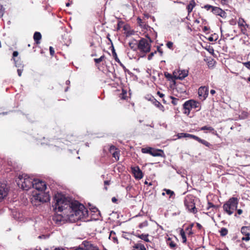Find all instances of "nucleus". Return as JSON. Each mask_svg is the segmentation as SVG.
Instances as JSON below:
<instances>
[{
  "mask_svg": "<svg viewBox=\"0 0 250 250\" xmlns=\"http://www.w3.org/2000/svg\"><path fill=\"white\" fill-rule=\"evenodd\" d=\"M105 58V56L104 55H102L100 58L98 59H94V61L96 63H99L101 62L103 59Z\"/></svg>",
  "mask_w": 250,
  "mask_h": 250,
  "instance_id": "nucleus-36",
  "label": "nucleus"
},
{
  "mask_svg": "<svg viewBox=\"0 0 250 250\" xmlns=\"http://www.w3.org/2000/svg\"><path fill=\"white\" fill-rule=\"evenodd\" d=\"M42 190L38 193H35L33 197L35 200L39 201L40 203L47 202L50 200V195L48 192H44Z\"/></svg>",
  "mask_w": 250,
  "mask_h": 250,
  "instance_id": "nucleus-7",
  "label": "nucleus"
},
{
  "mask_svg": "<svg viewBox=\"0 0 250 250\" xmlns=\"http://www.w3.org/2000/svg\"><path fill=\"white\" fill-rule=\"evenodd\" d=\"M140 53L137 55L138 60L141 58H144L146 54L149 52L151 50V44L144 38H142L138 42V47Z\"/></svg>",
  "mask_w": 250,
  "mask_h": 250,
  "instance_id": "nucleus-3",
  "label": "nucleus"
},
{
  "mask_svg": "<svg viewBox=\"0 0 250 250\" xmlns=\"http://www.w3.org/2000/svg\"><path fill=\"white\" fill-rule=\"evenodd\" d=\"M208 207L207 208V209H209L210 208H213V204L211 203V202H208Z\"/></svg>",
  "mask_w": 250,
  "mask_h": 250,
  "instance_id": "nucleus-49",
  "label": "nucleus"
},
{
  "mask_svg": "<svg viewBox=\"0 0 250 250\" xmlns=\"http://www.w3.org/2000/svg\"><path fill=\"white\" fill-rule=\"evenodd\" d=\"M157 94L161 97V98H162L164 96V94L161 93L160 91H158L157 92Z\"/></svg>",
  "mask_w": 250,
  "mask_h": 250,
  "instance_id": "nucleus-56",
  "label": "nucleus"
},
{
  "mask_svg": "<svg viewBox=\"0 0 250 250\" xmlns=\"http://www.w3.org/2000/svg\"><path fill=\"white\" fill-rule=\"evenodd\" d=\"M15 61V66L17 67H21V64L20 63L18 62V61H16L15 59H14Z\"/></svg>",
  "mask_w": 250,
  "mask_h": 250,
  "instance_id": "nucleus-47",
  "label": "nucleus"
},
{
  "mask_svg": "<svg viewBox=\"0 0 250 250\" xmlns=\"http://www.w3.org/2000/svg\"><path fill=\"white\" fill-rule=\"evenodd\" d=\"M188 138H190L193 139H194L198 141L199 143L205 145V146L210 148L212 146V145H211L209 142H207V141L202 139L198 137L197 136H195L193 134H190L188 133Z\"/></svg>",
  "mask_w": 250,
  "mask_h": 250,
  "instance_id": "nucleus-10",
  "label": "nucleus"
},
{
  "mask_svg": "<svg viewBox=\"0 0 250 250\" xmlns=\"http://www.w3.org/2000/svg\"><path fill=\"white\" fill-rule=\"evenodd\" d=\"M50 54L51 56H54L55 54V51L52 46L49 47Z\"/></svg>",
  "mask_w": 250,
  "mask_h": 250,
  "instance_id": "nucleus-43",
  "label": "nucleus"
},
{
  "mask_svg": "<svg viewBox=\"0 0 250 250\" xmlns=\"http://www.w3.org/2000/svg\"><path fill=\"white\" fill-rule=\"evenodd\" d=\"M133 250H146L144 245L141 243H137L133 247Z\"/></svg>",
  "mask_w": 250,
  "mask_h": 250,
  "instance_id": "nucleus-25",
  "label": "nucleus"
},
{
  "mask_svg": "<svg viewBox=\"0 0 250 250\" xmlns=\"http://www.w3.org/2000/svg\"><path fill=\"white\" fill-rule=\"evenodd\" d=\"M178 75L176 76L175 74L176 73V71H174L173 72L174 77L175 79H178L182 80L185 78L187 77L188 74V71L187 70H178Z\"/></svg>",
  "mask_w": 250,
  "mask_h": 250,
  "instance_id": "nucleus-12",
  "label": "nucleus"
},
{
  "mask_svg": "<svg viewBox=\"0 0 250 250\" xmlns=\"http://www.w3.org/2000/svg\"><path fill=\"white\" fill-rule=\"evenodd\" d=\"M157 52H158L160 55L161 56H163V51L162 50V49L161 48V47L160 46H157V50H156Z\"/></svg>",
  "mask_w": 250,
  "mask_h": 250,
  "instance_id": "nucleus-44",
  "label": "nucleus"
},
{
  "mask_svg": "<svg viewBox=\"0 0 250 250\" xmlns=\"http://www.w3.org/2000/svg\"><path fill=\"white\" fill-rule=\"evenodd\" d=\"M244 64L247 68L250 69V62H245Z\"/></svg>",
  "mask_w": 250,
  "mask_h": 250,
  "instance_id": "nucleus-48",
  "label": "nucleus"
},
{
  "mask_svg": "<svg viewBox=\"0 0 250 250\" xmlns=\"http://www.w3.org/2000/svg\"><path fill=\"white\" fill-rule=\"evenodd\" d=\"M64 217L62 214H57L53 216V221L58 225H61L64 222Z\"/></svg>",
  "mask_w": 250,
  "mask_h": 250,
  "instance_id": "nucleus-15",
  "label": "nucleus"
},
{
  "mask_svg": "<svg viewBox=\"0 0 250 250\" xmlns=\"http://www.w3.org/2000/svg\"><path fill=\"white\" fill-rule=\"evenodd\" d=\"M150 155L154 157H164L165 153L162 149H155L152 148Z\"/></svg>",
  "mask_w": 250,
  "mask_h": 250,
  "instance_id": "nucleus-17",
  "label": "nucleus"
},
{
  "mask_svg": "<svg viewBox=\"0 0 250 250\" xmlns=\"http://www.w3.org/2000/svg\"><path fill=\"white\" fill-rule=\"evenodd\" d=\"M241 28V32L244 35L247 34V29L245 27H242Z\"/></svg>",
  "mask_w": 250,
  "mask_h": 250,
  "instance_id": "nucleus-46",
  "label": "nucleus"
},
{
  "mask_svg": "<svg viewBox=\"0 0 250 250\" xmlns=\"http://www.w3.org/2000/svg\"><path fill=\"white\" fill-rule=\"evenodd\" d=\"M184 204L187 209H188L190 212L195 214L197 212V209L195 207L194 197L192 195H188L185 197Z\"/></svg>",
  "mask_w": 250,
  "mask_h": 250,
  "instance_id": "nucleus-5",
  "label": "nucleus"
},
{
  "mask_svg": "<svg viewBox=\"0 0 250 250\" xmlns=\"http://www.w3.org/2000/svg\"><path fill=\"white\" fill-rule=\"evenodd\" d=\"M212 13L223 18H225L227 17V14L225 11L218 7H215V8H213Z\"/></svg>",
  "mask_w": 250,
  "mask_h": 250,
  "instance_id": "nucleus-16",
  "label": "nucleus"
},
{
  "mask_svg": "<svg viewBox=\"0 0 250 250\" xmlns=\"http://www.w3.org/2000/svg\"><path fill=\"white\" fill-rule=\"evenodd\" d=\"M164 190L166 191L167 194L169 195V198L175 195L174 191L171 190L170 189L165 188Z\"/></svg>",
  "mask_w": 250,
  "mask_h": 250,
  "instance_id": "nucleus-31",
  "label": "nucleus"
},
{
  "mask_svg": "<svg viewBox=\"0 0 250 250\" xmlns=\"http://www.w3.org/2000/svg\"><path fill=\"white\" fill-rule=\"evenodd\" d=\"M34 179L25 174L20 175L18 177L17 184L19 186L21 185V188L23 190H28L34 186Z\"/></svg>",
  "mask_w": 250,
  "mask_h": 250,
  "instance_id": "nucleus-2",
  "label": "nucleus"
},
{
  "mask_svg": "<svg viewBox=\"0 0 250 250\" xmlns=\"http://www.w3.org/2000/svg\"><path fill=\"white\" fill-rule=\"evenodd\" d=\"M250 235H245L246 237H243L242 238V240L243 241H248L250 240Z\"/></svg>",
  "mask_w": 250,
  "mask_h": 250,
  "instance_id": "nucleus-45",
  "label": "nucleus"
},
{
  "mask_svg": "<svg viewBox=\"0 0 250 250\" xmlns=\"http://www.w3.org/2000/svg\"><path fill=\"white\" fill-rule=\"evenodd\" d=\"M220 207V205H213V209L216 210L217 209H218Z\"/></svg>",
  "mask_w": 250,
  "mask_h": 250,
  "instance_id": "nucleus-54",
  "label": "nucleus"
},
{
  "mask_svg": "<svg viewBox=\"0 0 250 250\" xmlns=\"http://www.w3.org/2000/svg\"><path fill=\"white\" fill-rule=\"evenodd\" d=\"M4 9L3 6L0 4V18L2 17L4 14Z\"/></svg>",
  "mask_w": 250,
  "mask_h": 250,
  "instance_id": "nucleus-41",
  "label": "nucleus"
},
{
  "mask_svg": "<svg viewBox=\"0 0 250 250\" xmlns=\"http://www.w3.org/2000/svg\"><path fill=\"white\" fill-rule=\"evenodd\" d=\"M131 169L135 179H141L143 177V172L138 166L132 167Z\"/></svg>",
  "mask_w": 250,
  "mask_h": 250,
  "instance_id": "nucleus-11",
  "label": "nucleus"
},
{
  "mask_svg": "<svg viewBox=\"0 0 250 250\" xmlns=\"http://www.w3.org/2000/svg\"><path fill=\"white\" fill-rule=\"evenodd\" d=\"M152 148L151 147L143 148L141 149L142 152L143 153H148L150 154Z\"/></svg>",
  "mask_w": 250,
  "mask_h": 250,
  "instance_id": "nucleus-29",
  "label": "nucleus"
},
{
  "mask_svg": "<svg viewBox=\"0 0 250 250\" xmlns=\"http://www.w3.org/2000/svg\"><path fill=\"white\" fill-rule=\"evenodd\" d=\"M83 245L84 250H99V248L96 246H95L89 241H83Z\"/></svg>",
  "mask_w": 250,
  "mask_h": 250,
  "instance_id": "nucleus-13",
  "label": "nucleus"
},
{
  "mask_svg": "<svg viewBox=\"0 0 250 250\" xmlns=\"http://www.w3.org/2000/svg\"><path fill=\"white\" fill-rule=\"evenodd\" d=\"M18 54H19V53H18V51H14L13 53V58H15V57H17ZM14 59V58H13V59Z\"/></svg>",
  "mask_w": 250,
  "mask_h": 250,
  "instance_id": "nucleus-51",
  "label": "nucleus"
},
{
  "mask_svg": "<svg viewBox=\"0 0 250 250\" xmlns=\"http://www.w3.org/2000/svg\"><path fill=\"white\" fill-rule=\"evenodd\" d=\"M169 246L170 248L172 249H175L176 247V244L173 241H171L169 243Z\"/></svg>",
  "mask_w": 250,
  "mask_h": 250,
  "instance_id": "nucleus-40",
  "label": "nucleus"
},
{
  "mask_svg": "<svg viewBox=\"0 0 250 250\" xmlns=\"http://www.w3.org/2000/svg\"><path fill=\"white\" fill-rule=\"evenodd\" d=\"M121 66L124 69V70L125 71L126 70L125 67V65L121 62V63H119Z\"/></svg>",
  "mask_w": 250,
  "mask_h": 250,
  "instance_id": "nucleus-64",
  "label": "nucleus"
},
{
  "mask_svg": "<svg viewBox=\"0 0 250 250\" xmlns=\"http://www.w3.org/2000/svg\"><path fill=\"white\" fill-rule=\"evenodd\" d=\"M196 226H197V228L199 229H201L202 228V225L198 223H196Z\"/></svg>",
  "mask_w": 250,
  "mask_h": 250,
  "instance_id": "nucleus-55",
  "label": "nucleus"
},
{
  "mask_svg": "<svg viewBox=\"0 0 250 250\" xmlns=\"http://www.w3.org/2000/svg\"><path fill=\"white\" fill-rule=\"evenodd\" d=\"M129 47L134 51L139 50L138 42L136 40H134L132 42H129L128 43Z\"/></svg>",
  "mask_w": 250,
  "mask_h": 250,
  "instance_id": "nucleus-19",
  "label": "nucleus"
},
{
  "mask_svg": "<svg viewBox=\"0 0 250 250\" xmlns=\"http://www.w3.org/2000/svg\"><path fill=\"white\" fill-rule=\"evenodd\" d=\"M200 130H208V131L211 132L212 133V134L213 135H218L217 131L216 130H215L212 127L210 126H207V125L204 126L200 128Z\"/></svg>",
  "mask_w": 250,
  "mask_h": 250,
  "instance_id": "nucleus-20",
  "label": "nucleus"
},
{
  "mask_svg": "<svg viewBox=\"0 0 250 250\" xmlns=\"http://www.w3.org/2000/svg\"><path fill=\"white\" fill-rule=\"evenodd\" d=\"M193 232L192 231V229H190V231H188V235H191L192 234H193Z\"/></svg>",
  "mask_w": 250,
  "mask_h": 250,
  "instance_id": "nucleus-63",
  "label": "nucleus"
},
{
  "mask_svg": "<svg viewBox=\"0 0 250 250\" xmlns=\"http://www.w3.org/2000/svg\"><path fill=\"white\" fill-rule=\"evenodd\" d=\"M195 6V2L194 0H191L189 1V3L187 5V9L188 10V13L189 14L191 12L193 8Z\"/></svg>",
  "mask_w": 250,
  "mask_h": 250,
  "instance_id": "nucleus-22",
  "label": "nucleus"
},
{
  "mask_svg": "<svg viewBox=\"0 0 250 250\" xmlns=\"http://www.w3.org/2000/svg\"><path fill=\"white\" fill-rule=\"evenodd\" d=\"M114 149H115V151L113 152V153L112 154V156L114 158H115L117 160H118L119 159V153L117 151V149L115 148V147L114 146H111L110 148V151H111L112 150H114Z\"/></svg>",
  "mask_w": 250,
  "mask_h": 250,
  "instance_id": "nucleus-26",
  "label": "nucleus"
},
{
  "mask_svg": "<svg viewBox=\"0 0 250 250\" xmlns=\"http://www.w3.org/2000/svg\"><path fill=\"white\" fill-rule=\"evenodd\" d=\"M180 235L182 238V240H183V243H186V242H187V238H186V234H185V232L184 231V230H183V229H181L180 230Z\"/></svg>",
  "mask_w": 250,
  "mask_h": 250,
  "instance_id": "nucleus-28",
  "label": "nucleus"
},
{
  "mask_svg": "<svg viewBox=\"0 0 250 250\" xmlns=\"http://www.w3.org/2000/svg\"><path fill=\"white\" fill-rule=\"evenodd\" d=\"M237 212L239 215H241L243 212V210L241 209H237Z\"/></svg>",
  "mask_w": 250,
  "mask_h": 250,
  "instance_id": "nucleus-58",
  "label": "nucleus"
},
{
  "mask_svg": "<svg viewBox=\"0 0 250 250\" xmlns=\"http://www.w3.org/2000/svg\"><path fill=\"white\" fill-rule=\"evenodd\" d=\"M33 184L34 186H33L32 188L38 190V192L42 190H44L46 189V184L42 181L34 179Z\"/></svg>",
  "mask_w": 250,
  "mask_h": 250,
  "instance_id": "nucleus-8",
  "label": "nucleus"
},
{
  "mask_svg": "<svg viewBox=\"0 0 250 250\" xmlns=\"http://www.w3.org/2000/svg\"><path fill=\"white\" fill-rule=\"evenodd\" d=\"M209 30V28L207 26H204L203 27V30L204 32H207Z\"/></svg>",
  "mask_w": 250,
  "mask_h": 250,
  "instance_id": "nucleus-52",
  "label": "nucleus"
},
{
  "mask_svg": "<svg viewBox=\"0 0 250 250\" xmlns=\"http://www.w3.org/2000/svg\"><path fill=\"white\" fill-rule=\"evenodd\" d=\"M127 92L126 90L123 89L122 93L120 94V97L121 99L125 100L126 97Z\"/></svg>",
  "mask_w": 250,
  "mask_h": 250,
  "instance_id": "nucleus-34",
  "label": "nucleus"
},
{
  "mask_svg": "<svg viewBox=\"0 0 250 250\" xmlns=\"http://www.w3.org/2000/svg\"><path fill=\"white\" fill-rule=\"evenodd\" d=\"M135 236L141 239L142 240H144L145 242H150L149 239L148 238V237L149 236L148 234H138L136 233V234H135Z\"/></svg>",
  "mask_w": 250,
  "mask_h": 250,
  "instance_id": "nucleus-21",
  "label": "nucleus"
},
{
  "mask_svg": "<svg viewBox=\"0 0 250 250\" xmlns=\"http://www.w3.org/2000/svg\"><path fill=\"white\" fill-rule=\"evenodd\" d=\"M200 103L193 100H189L184 103L183 105V108L185 110L184 113L185 114L188 115L192 108L199 107Z\"/></svg>",
  "mask_w": 250,
  "mask_h": 250,
  "instance_id": "nucleus-6",
  "label": "nucleus"
},
{
  "mask_svg": "<svg viewBox=\"0 0 250 250\" xmlns=\"http://www.w3.org/2000/svg\"><path fill=\"white\" fill-rule=\"evenodd\" d=\"M146 225V224L145 223H141V224H140L139 225V228H140V229H141V228H142L144 226H145Z\"/></svg>",
  "mask_w": 250,
  "mask_h": 250,
  "instance_id": "nucleus-60",
  "label": "nucleus"
},
{
  "mask_svg": "<svg viewBox=\"0 0 250 250\" xmlns=\"http://www.w3.org/2000/svg\"><path fill=\"white\" fill-rule=\"evenodd\" d=\"M204 7L207 10H209V9H211V11L213 12V8H215V6H213L209 4H206L204 5Z\"/></svg>",
  "mask_w": 250,
  "mask_h": 250,
  "instance_id": "nucleus-38",
  "label": "nucleus"
},
{
  "mask_svg": "<svg viewBox=\"0 0 250 250\" xmlns=\"http://www.w3.org/2000/svg\"><path fill=\"white\" fill-rule=\"evenodd\" d=\"M17 72H18V75L21 77V74H22V69H21V68H19L18 70H17Z\"/></svg>",
  "mask_w": 250,
  "mask_h": 250,
  "instance_id": "nucleus-50",
  "label": "nucleus"
},
{
  "mask_svg": "<svg viewBox=\"0 0 250 250\" xmlns=\"http://www.w3.org/2000/svg\"><path fill=\"white\" fill-rule=\"evenodd\" d=\"M83 243H82V244L79 246V247L77 248L75 250H84V248H83Z\"/></svg>",
  "mask_w": 250,
  "mask_h": 250,
  "instance_id": "nucleus-53",
  "label": "nucleus"
},
{
  "mask_svg": "<svg viewBox=\"0 0 250 250\" xmlns=\"http://www.w3.org/2000/svg\"><path fill=\"white\" fill-rule=\"evenodd\" d=\"M244 23H245V20L241 18H240L238 20V26L239 27H242V26H244Z\"/></svg>",
  "mask_w": 250,
  "mask_h": 250,
  "instance_id": "nucleus-32",
  "label": "nucleus"
},
{
  "mask_svg": "<svg viewBox=\"0 0 250 250\" xmlns=\"http://www.w3.org/2000/svg\"><path fill=\"white\" fill-rule=\"evenodd\" d=\"M239 200L237 197H231L223 205L224 210L229 215H231L234 210H236L238 204Z\"/></svg>",
  "mask_w": 250,
  "mask_h": 250,
  "instance_id": "nucleus-4",
  "label": "nucleus"
},
{
  "mask_svg": "<svg viewBox=\"0 0 250 250\" xmlns=\"http://www.w3.org/2000/svg\"><path fill=\"white\" fill-rule=\"evenodd\" d=\"M110 183V181L108 180L104 181V185L105 186L109 185Z\"/></svg>",
  "mask_w": 250,
  "mask_h": 250,
  "instance_id": "nucleus-57",
  "label": "nucleus"
},
{
  "mask_svg": "<svg viewBox=\"0 0 250 250\" xmlns=\"http://www.w3.org/2000/svg\"><path fill=\"white\" fill-rule=\"evenodd\" d=\"M241 232L243 235H250V226H243L241 228Z\"/></svg>",
  "mask_w": 250,
  "mask_h": 250,
  "instance_id": "nucleus-23",
  "label": "nucleus"
},
{
  "mask_svg": "<svg viewBox=\"0 0 250 250\" xmlns=\"http://www.w3.org/2000/svg\"><path fill=\"white\" fill-rule=\"evenodd\" d=\"M150 100L157 107L163 111H164V106L159 101L155 99L154 97H152V98L150 99Z\"/></svg>",
  "mask_w": 250,
  "mask_h": 250,
  "instance_id": "nucleus-18",
  "label": "nucleus"
},
{
  "mask_svg": "<svg viewBox=\"0 0 250 250\" xmlns=\"http://www.w3.org/2000/svg\"><path fill=\"white\" fill-rule=\"evenodd\" d=\"M7 194L8 190L6 185L3 184H0V201L3 199Z\"/></svg>",
  "mask_w": 250,
  "mask_h": 250,
  "instance_id": "nucleus-14",
  "label": "nucleus"
},
{
  "mask_svg": "<svg viewBox=\"0 0 250 250\" xmlns=\"http://www.w3.org/2000/svg\"><path fill=\"white\" fill-rule=\"evenodd\" d=\"M157 53V51H155L154 52H152L151 53H150L148 56V57H147V59L150 61L151 60H152L153 57L154 56L155 54H156Z\"/></svg>",
  "mask_w": 250,
  "mask_h": 250,
  "instance_id": "nucleus-37",
  "label": "nucleus"
},
{
  "mask_svg": "<svg viewBox=\"0 0 250 250\" xmlns=\"http://www.w3.org/2000/svg\"><path fill=\"white\" fill-rule=\"evenodd\" d=\"M111 201L113 203H116L117 201V199L115 197H114L112 198Z\"/></svg>",
  "mask_w": 250,
  "mask_h": 250,
  "instance_id": "nucleus-59",
  "label": "nucleus"
},
{
  "mask_svg": "<svg viewBox=\"0 0 250 250\" xmlns=\"http://www.w3.org/2000/svg\"><path fill=\"white\" fill-rule=\"evenodd\" d=\"M165 76L169 80L171 79L172 78V75L170 73H168V72H165Z\"/></svg>",
  "mask_w": 250,
  "mask_h": 250,
  "instance_id": "nucleus-42",
  "label": "nucleus"
},
{
  "mask_svg": "<svg viewBox=\"0 0 250 250\" xmlns=\"http://www.w3.org/2000/svg\"><path fill=\"white\" fill-rule=\"evenodd\" d=\"M173 43L171 42H168L166 44L167 47L172 50H173Z\"/></svg>",
  "mask_w": 250,
  "mask_h": 250,
  "instance_id": "nucleus-39",
  "label": "nucleus"
},
{
  "mask_svg": "<svg viewBox=\"0 0 250 250\" xmlns=\"http://www.w3.org/2000/svg\"><path fill=\"white\" fill-rule=\"evenodd\" d=\"M210 92L211 95H213L215 93L216 91L213 89H211Z\"/></svg>",
  "mask_w": 250,
  "mask_h": 250,
  "instance_id": "nucleus-61",
  "label": "nucleus"
},
{
  "mask_svg": "<svg viewBox=\"0 0 250 250\" xmlns=\"http://www.w3.org/2000/svg\"><path fill=\"white\" fill-rule=\"evenodd\" d=\"M178 139H181L183 138H186L188 137V133H178L177 135Z\"/></svg>",
  "mask_w": 250,
  "mask_h": 250,
  "instance_id": "nucleus-35",
  "label": "nucleus"
},
{
  "mask_svg": "<svg viewBox=\"0 0 250 250\" xmlns=\"http://www.w3.org/2000/svg\"><path fill=\"white\" fill-rule=\"evenodd\" d=\"M112 55H113V57L114 59V60H115L116 62H117L118 63H121V61H120L119 59L118 58V56H117V53L115 51V50L114 49V47L113 45H112Z\"/></svg>",
  "mask_w": 250,
  "mask_h": 250,
  "instance_id": "nucleus-27",
  "label": "nucleus"
},
{
  "mask_svg": "<svg viewBox=\"0 0 250 250\" xmlns=\"http://www.w3.org/2000/svg\"><path fill=\"white\" fill-rule=\"evenodd\" d=\"M33 38L36 43L38 44L40 42V41L42 38V35L39 32H35L34 34Z\"/></svg>",
  "mask_w": 250,
  "mask_h": 250,
  "instance_id": "nucleus-24",
  "label": "nucleus"
},
{
  "mask_svg": "<svg viewBox=\"0 0 250 250\" xmlns=\"http://www.w3.org/2000/svg\"><path fill=\"white\" fill-rule=\"evenodd\" d=\"M53 200V209L57 212H62L64 216L71 222L85 219L88 216V210L76 200L68 199L60 194L55 195Z\"/></svg>",
  "mask_w": 250,
  "mask_h": 250,
  "instance_id": "nucleus-1",
  "label": "nucleus"
},
{
  "mask_svg": "<svg viewBox=\"0 0 250 250\" xmlns=\"http://www.w3.org/2000/svg\"><path fill=\"white\" fill-rule=\"evenodd\" d=\"M219 232L220 233L221 236H226L228 234V229L226 228H222L220 230Z\"/></svg>",
  "mask_w": 250,
  "mask_h": 250,
  "instance_id": "nucleus-30",
  "label": "nucleus"
},
{
  "mask_svg": "<svg viewBox=\"0 0 250 250\" xmlns=\"http://www.w3.org/2000/svg\"><path fill=\"white\" fill-rule=\"evenodd\" d=\"M198 94L200 100H205L208 94V88L206 86H201L198 89Z\"/></svg>",
  "mask_w": 250,
  "mask_h": 250,
  "instance_id": "nucleus-9",
  "label": "nucleus"
},
{
  "mask_svg": "<svg viewBox=\"0 0 250 250\" xmlns=\"http://www.w3.org/2000/svg\"><path fill=\"white\" fill-rule=\"evenodd\" d=\"M170 98L172 99V104L173 105H177L178 104V102L179 101V99L176 98H175L173 96H170Z\"/></svg>",
  "mask_w": 250,
  "mask_h": 250,
  "instance_id": "nucleus-33",
  "label": "nucleus"
},
{
  "mask_svg": "<svg viewBox=\"0 0 250 250\" xmlns=\"http://www.w3.org/2000/svg\"><path fill=\"white\" fill-rule=\"evenodd\" d=\"M208 41L212 42L214 41V39L212 37H209L208 39Z\"/></svg>",
  "mask_w": 250,
  "mask_h": 250,
  "instance_id": "nucleus-62",
  "label": "nucleus"
}]
</instances>
